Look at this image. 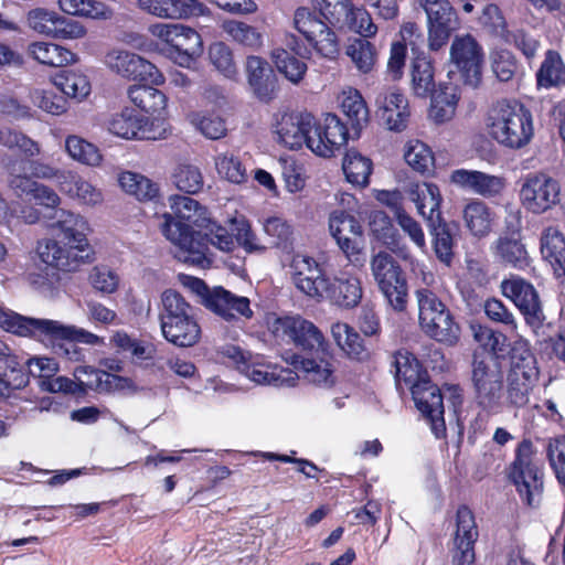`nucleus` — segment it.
Masks as SVG:
<instances>
[{"mask_svg":"<svg viewBox=\"0 0 565 565\" xmlns=\"http://www.w3.org/2000/svg\"><path fill=\"white\" fill-rule=\"evenodd\" d=\"M160 218V231L177 248L178 259L192 266L200 268L211 266L210 246L224 254L233 253L237 246H241L246 253H264L266 250V246L260 243L244 215L235 214L227 221L234 227L235 234L214 220L212 215L196 231L174 221L168 212L161 214Z\"/></svg>","mask_w":565,"mask_h":565,"instance_id":"obj_1","label":"nucleus"},{"mask_svg":"<svg viewBox=\"0 0 565 565\" xmlns=\"http://www.w3.org/2000/svg\"><path fill=\"white\" fill-rule=\"evenodd\" d=\"M486 128L492 140L513 150L526 146L534 135L531 113L521 104L509 100H500L491 106Z\"/></svg>","mask_w":565,"mask_h":565,"instance_id":"obj_2","label":"nucleus"},{"mask_svg":"<svg viewBox=\"0 0 565 565\" xmlns=\"http://www.w3.org/2000/svg\"><path fill=\"white\" fill-rule=\"evenodd\" d=\"M415 298L422 331L441 344H457L461 334L460 326L437 295L430 289L417 288Z\"/></svg>","mask_w":565,"mask_h":565,"instance_id":"obj_3","label":"nucleus"},{"mask_svg":"<svg viewBox=\"0 0 565 565\" xmlns=\"http://www.w3.org/2000/svg\"><path fill=\"white\" fill-rule=\"evenodd\" d=\"M539 379V370L529 342L519 339L513 343L510 353V371L508 375V397L513 405L522 406Z\"/></svg>","mask_w":565,"mask_h":565,"instance_id":"obj_4","label":"nucleus"},{"mask_svg":"<svg viewBox=\"0 0 565 565\" xmlns=\"http://www.w3.org/2000/svg\"><path fill=\"white\" fill-rule=\"evenodd\" d=\"M509 477L526 504L539 503L543 481L539 460L530 440H523L519 445L515 460L510 466Z\"/></svg>","mask_w":565,"mask_h":565,"instance_id":"obj_5","label":"nucleus"},{"mask_svg":"<svg viewBox=\"0 0 565 565\" xmlns=\"http://www.w3.org/2000/svg\"><path fill=\"white\" fill-rule=\"evenodd\" d=\"M294 25L316 55L328 61H334L338 57L340 54L338 34L310 9L298 8L294 14Z\"/></svg>","mask_w":565,"mask_h":565,"instance_id":"obj_6","label":"nucleus"},{"mask_svg":"<svg viewBox=\"0 0 565 565\" xmlns=\"http://www.w3.org/2000/svg\"><path fill=\"white\" fill-rule=\"evenodd\" d=\"M313 128V115L303 110H279L274 114L270 124L274 141L291 151L307 148L309 134Z\"/></svg>","mask_w":565,"mask_h":565,"instance_id":"obj_7","label":"nucleus"},{"mask_svg":"<svg viewBox=\"0 0 565 565\" xmlns=\"http://www.w3.org/2000/svg\"><path fill=\"white\" fill-rule=\"evenodd\" d=\"M371 270L379 289L395 311H404L407 306V282L399 265L384 252L371 259Z\"/></svg>","mask_w":565,"mask_h":565,"instance_id":"obj_8","label":"nucleus"},{"mask_svg":"<svg viewBox=\"0 0 565 565\" xmlns=\"http://www.w3.org/2000/svg\"><path fill=\"white\" fill-rule=\"evenodd\" d=\"M483 62V49L471 34L455 36L449 49V73H457L465 84L477 87Z\"/></svg>","mask_w":565,"mask_h":565,"instance_id":"obj_9","label":"nucleus"},{"mask_svg":"<svg viewBox=\"0 0 565 565\" xmlns=\"http://www.w3.org/2000/svg\"><path fill=\"white\" fill-rule=\"evenodd\" d=\"M104 65L114 74L129 81L149 83L156 86L164 84L166 78L159 68L140 55L120 47L108 50Z\"/></svg>","mask_w":565,"mask_h":565,"instance_id":"obj_10","label":"nucleus"},{"mask_svg":"<svg viewBox=\"0 0 565 565\" xmlns=\"http://www.w3.org/2000/svg\"><path fill=\"white\" fill-rule=\"evenodd\" d=\"M472 383L479 405L491 413H498L503 395V374L498 362L492 358L475 359Z\"/></svg>","mask_w":565,"mask_h":565,"instance_id":"obj_11","label":"nucleus"},{"mask_svg":"<svg viewBox=\"0 0 565 565\" xmlns=\"http://www.w3.org/2000/svg\"><path fill=\"white\" fill-rule=\"evenodd\" d=\"M268 329L280 341L294 342L303 350H320L324 347L322 332L311 322L301 317H269Z\"/></svg>","mask_w":565,"mask_h":565,"instance_id":"obj_12","label":"nucleus"},{"mask_svg":"<svg viewBox=\"0 0 565 565\" xmlns=\"http://www.w3.org/2000/svg\"><path fill=\"white\" fill-rule=\"evenodd\" d=\"M427 17L428 47L438 51L444 47L452 32L459 29L457 13L448 0H417Z\"/></svg>","mask_w":565,"mask_h":565,"instance_id":"obj_13","label":"nucleus"},{"mask_svg":"<svg viewBox=\"0 0 565 565\" xmlns=\"http://www.w3.org/2000/svg\"><path fill=\"white\" fill-rule=\"evenodd\" d=\"M520 200L529 212L543 214L561 202V185L544 173L530 174L521 186Z\"/></svg>","mask_w":565,"mask_h":565,"instance_id":"obj_14","label":"nucleus"},{"mask_svg":"<svg viewBox=\"0 0 565 565\" xmlns=\"http://www.w3.org/2000/svg\"><path fill=\"white\" fill-rule=\"evenodd\" d=\"M289 269L292 284L301 294L316 301L324 300L329 277L315 258L296 254L290 260Z\"/></svg>","mask_w":565,"mask_h":565,"instance_id":"obj_15","label":"nucleus"},{"mask_svg":"<svg viewBox=\"0 0 565 565\" xmlns=\"http://www.w3.org/2000/svg\"><path fill=\"white\" fill-rule=\"evenodd\" d=\"M107 129L114 136L126 140L164 139V129L160 120L150 121L149 118L137 115L130 109L115 114L109 119Z\"/></svg>","mask_w":565,"mask_h":565,"instance_id":"obj_16","label":"nucleus"},{"mask_svg":"<svg viewBox=\"0 0 565 565\" xmlns=\"http://www.w3.org/2000/svg\"><path fill=\"white\" fill-rule=\"evenodd\" d=\"M452 185L484 199L501 196L508 185L507 178L480 170L456 169L449 175Z\"/></svg>","mask_w":565,"mask_h":565,"instance_id":"obj_17","label":"nucleus"},{"mask_svg":"<svg viewBox=\"0 0 565 565\" xmlns=\"http://www.w3.org/2000/svg\"><path fill=\"white\" fill-rule=\"evenodd\" d=\"M501 292L510 299L532 327H539L543 319L541 301L535 288L519 276H511L501 282Z\"/></svg>","mask_w":565,"mask_h":565,"instance_id":"obj_18","label":"nucleus"},{"mask_svg":"<svg viewBox=\"0 0 565 565\" xmlns=\"http://www.w3.org/2000/svg\"><path fill=\"white\" fill-rule=\"evenodd\" d=\"M376 114L390 131L402 132L411 116L406 96L397 87L382 88L375 97Z\"/></svg>","mask_w":565,"mask_h":565,"instance_id":"obj_19","label":"nucleus"},{"mask_svg":"<svg viewBox=\"0 0 565 565\" xmlns=\"http://www.w3.org/2000/svg\"><path fill=\"white\" fill-rule=\"evenodd\" d=\"M127 96L131 104L148 115L150 121L162 122L164 138L170 134L168 96L153 85L134 84L128 87Z\"/></svg>","mask_w":565,"mask_h":565,"instance_id":"obj_20","label":"nucleus"},{"mask_svg":"<svg viewBox=\"0 0 565 565\" xmlns=\"http://www.w3.org/2000/svg\"><path fill=\"white\" fill-rule=\"evenodd\" d=\"M418 411L428 419L431 431L437 438L446 434L443 394L428 379L419 382L412 391Z\"/></svg>","mask_w":565,"mask_h":565,"instance_id":"obj_21","label":"nucleus"},{"mask_svg":"<svg viewBox=\"0 0 565 565\" xmlns=\"http://www.w3.org/2000/svg\"><path fill=\"white\" fill-rule=\"evenodd\" d=\"M54 322V319L26 317L0 307V328L18 337L42 343L44 339H52Z\"/></svg>","mask_w":565,"mask_h":565,"instance_id":"obj_22","label":"nucleus"},{"mask_svg":"<svg viewBox=\"0 0 565 565\" xmlns=\"http://www.w3.org/2000/svg\"><path fill=\"white\" fill-rule=\"evenodd\" d=\"M241 373L257 385L292 386L297 381L296 372L282 369L258 354H248Z\"/></svg>","mask_w":565,"mask_h":565,"instance_id":"obj_23","label":"nucleus"},{"mask_svg":"<svg viewBox=\"0 0 565 565\" xmlns=\"http://www.w3.org/2000/svg\"><path fill=\"white\" fill-rule=\"evenodd\" d=\"M329 231L349 259L361 252L363 230L353 215L344 211L332 212L329 216Z\"/></svg>","mask_w":565,"mask_h":565,"instance_id":"obj_24","label":"nucleus"},{"mask_svg":"<svg viewBox=\"0 0 565 565\" xmlns=\"http://www.w3.org/2000/svg\"><path fill=\"white\" fill-rule=\"evenodd\" d=\"M510 221H507L508 231L511 236H500L491 246L494 256L503 264L514 268H523L529 264V254L525 246L515 236L521 228L520 212H511L509 214Z\"/></svg>","mask_w":565,"mask_h":565,"instance_id":"obj_25","label":"nucleus"},{"mask_svg":"<svg viewBox=\"0 0 565 565\" xmlns=\"http://www.w3.org/2000/svg\"><path fill=\"white\" fill-rule=\"evenodd\" d=\"M456 523L452 565H472L475 562L473 544L478 535L472 512L466 507L459 508Z\"/></svg>","mask_w":565,"mask_h":565,"instance_id":"obj_26","label":"nucleus"},{"mask_svg":"<svg viewBox=\"0 0 565 565\" xmlns=\"http://www.w3.org/2000/svg\"><path fill=\"white\" fill-rule=\"evenodd\" d=\"M204 307L226 321L239 318L249 319L253 316L247 297L237 296L222 286L211 289V295L206 298Z\"/></svg>","mask_w":565,"mask_h":565,"instance_id":"obj_27","label":"nucleus"},{"mask_svg":"<svg viewBox=\"0 0 565 565\" xmlns=\"http://www.w3.org/2000/svg\"><path fill=\"white\" fill-rule=\"evenodd\" d=\"M76 248L56 238H42L36 243L35 254L46 267L60 271L76 270L81 263Z\"/></svg>","mask_w":565,"mask_h":565,"instance_id":"obj_28","label":"nucleus"},{"mask_svg":"<svg viewBox=\"0 0 565 565\" xmlns=\"http://www.w3.org/2000/svg\"><path fill=\"white\" fill-rule=\"evenodd\" d=\"M245 73L254 95L262 102H269L277 90V77L266 60L249 55L245 62Z\"/></svg>","mask_w":565,"mask_h":565,"instance_id":"obj_29","label":"nucleus"},{"mask_svg":"<svg viewBox=\"0 0 565 565\" xmlns=\"http://www.w3.org/2000/svg\"><path fill=\"white\" fill-rule=\"evenodd\" d=\"M294 372H301L305 379L316 386L330 388L337 383L335 366L331 358L303 359L297 355L290 358Z\"/></svg>","mask_w":565,"mask_h":565,"instance_id":"obj_30","label":"nucleus"},{"mask_svg":"<svg viewBox=\"0 0 565 565\" xmlns=\"http://www.w3.org/2000/svg\"><path fill=\"white\" fill-rule=\"evenodd\" d=\"M202 36L192 28L179 23L177 38L168 58L182 67H190L203 53Z\"/></svg>","mask_w":565,"mask_h":565,"instance_id":"obj_31","label":"nucleus"},{"mask_svg":"<svg viewBox=\"0 0 565 565\" xmlns=\"http://www.w3.org/2000/svg\"><path fill=\"white\" fill-rule=\"evenodd\" d=\"M318 125L324 132V141L318 140L311 145V152L318 157L331 158L348 142V128L334 114H327L318 121Z\"/></svg>","mask_w":565,"mask_h":565,"instance_id":"obj_32","label":"nucleus"},{"mask_svg":"<svg viewBox=\"0 0 565 565\" xmlns=\"http://www.w3.org/2000/svg\"><path fill=\"white\" fill-rule=\"evenodd\" d=\"M406 193L423 218L428 221L439 218L443 195L437 184L426 181L415 182L408 185Z\"/></svg>","mask_w":565,"mask_h":565,"instance_id":"obj_33","label":"nucleus"},{"mask_svg":"<svg viewBox=\"0 0 565 565\" xmlns=\"http://www.w3.org/2000/svg\"><path fill=\"white\" fill-rule=\"evenodd\" d=\"M327 289L324 299L344 309L355 308L363 297L361 280L347 273L328 279Z\"/></svg>","mask_w":565,"mask_h":565,"instance_id":"obj_34","label":"nucleus"},{"mask_svg":"<svg viewBox=\"0 0 565 565\" xmlns=\"http://www.w3.org/2000/svg\"><path fill=\"white\" fill-rule=\"evenodd\" d=\"M141 10L162 19H182L204 13L196 0H138Z\"/></svg>","mask_w":565,"mask_h":565,"instance_id":"obj_35","label":"nucleus"},{"mask_svg":"<svg viewBox=\"0 0 565 565\" xmlns=\"http://www.w3.org/2000/svg\"><path fill=\"white\" fill-rule=\"evenodd\" d=\"M56 221L51 225L62 236V242L72 245L77 252H84L87 246L86 231L88 224L84 217L66 210L55 211Z\"/></svg>","mask_w":565,"mask_h":565,"instance_id":"obj_36","label":"nucleus"},{"mask_svg":"<svg viewBox=\"0 0 565 565\" xmlns=\"http://www.w3.org/2000/svg\"><path fill=\"white\" fill-rule=\"evenodd\" d=\"M73 375L82 381L88 390L111 393L124 392L134 387V384L129 379L105 371H99L92 366H77L74 370Z\"/></svg>","mask_w":565,"mask_h":565,"instance_id":"obj_37","label":"nucleus"},{"mask_svg":"<svg viewBox=\"0 0 565 565\" xmlns=\"http://www.w3.org/2000/svg\"><path fill=\"white\" fill-rule=\"evenodd\" d=\"M462 220L470 235L483 238L493 230L495 213L486 202L479 199H471L462 209Z\"/></svg>","mask_w":565,"mask_h":565,"instance_id":"obj_38","label":"nucleus"},{"mask_svg":"<svg viewBox=\"0 0 565 565\" xmlns=\"http://www.w3.org/2000/svg\"><path fill=\"white\" fill-rule=\"evenodd\" d=\"M168 201L173 220L190 226L193 231L199 230L211 216L205 206L190 196L174 194L169 196Z\"/></svg>","mask_w":565,"mask_h":565,"instance_id":"obj_39","label":"nucleus"},{"mask_svg":"<svg viewBox=\"0 0 565 565\" xmlns=\"http://www.w3.org/2000/svg\"><path fill=\"white\" fill-rule=\"evenodd\" d=\"M117 182L124 193L139 202L156 201L160 196L158 183L141 173L121 171L117 175Z\"/></svg>","mask_w":565,"mask_h":565,"instance_id":"obj_40","label":"nucleus"},{"mask_svg":"<svg viewBox=\"0 0 565 565\" xmlns=\"http://www.w3.org/2000/svg\"><path fill=\"white\" fill-rule=\"evenodd\" d=\"M342 172L344 179L352 186L365 189L370 184L373 173V161L358 150H348L342 158Z\"/></svg>","mask_w":565,"mask_h":565,"instance_id":"obj_41","label":"nucleus"},{"mask_svg":"<svg viewBox=\"0 0 565 565\" xmlns=\"http://www.w3.org/2000/svg\"><path fill=\"white\" fill-rule=\"evenodd\" d=\"M26 52L38 63L51 67H61L77 62L76 54L70 50L45 41L30 43Z\"/></svg>","mask_w":565,"mask_h":565,"instance_id":"obj_42","label":"nucleus"},{"mask_svg":"<svg viewBox=\"0 0 565 565\" xmlns=\"http://www.w3.org/2000/svg\"><path fill=\"white\" fill-rule=\"evenodd\" d=\"M541 253L557 277L565 276V236L556 227H547L541 237Z\"/></svg>","mask_w":565,"mask_h":565,"instance_id":"obj_43","label":"nucleus"},{"mask_svg":"<svg viewBox=\"0 0 565 565\" xmlns=\"http://www.w3.org/2000/svg\"><path fill=\"white\" fill-rule=\"evenodd\" d=\"M161 331L166 340L178 347H192L201 337V328L194 316L161 323Z\"/></svg>","mask_w":565,"mask_h":565,"instance_id":"obj_44","label":"nucleus"},{"mask_svg":"<svg viewBox=\"0 0 565 565\" xmlns=\"http://www.w3.org/2000/svg\"><path fill=\"white\" fill-rule=\"evenodd\" d=\"M58 9L65 14L89 20L104 21L113 18V9L100 0H57Z\"/></svg>","mask_w":565,"mask_h":565,"instance_id":"obj_45","label":"nucleus"},{"mask_svg":"<svg viewBox=\"0 0 565 565\" xmlns=\"http://www.w3.org/2000/svg\"><path fill=\"white\" fill-rule=\"evenodd\" d=\"M393 365L397 384L399 386L404 384L405 387L411 391L415 388L419 382L427 379L418 360L406 350H399L395 353Z\"/></svg>","mask_w":565,"mask_h":565,"instance_id":"obj_46","label":"nucleus"},{"mask_svg":"<svg viewBox=\"0 0 565 565\" xmlns=\"http://www.w3.org/2000/svg\"><path fill=\"white\" fill-rule=\"evenodd\" d=\"M51 82L66 97L77 100L85 99L92 89L88 77L78 70L60 72L52 77Z\"/></svg>","mask_w":565,"mask_h":565,"instance_id":"obj_47","label":"nucleus"},{"mask_svg":"<svg viewBox=\"0 0 565 565\" xmlns=\"http://www.w3.org/2000/svg\"><path fill=\"white\" fill-rule=\"evenodd\" d=\"M73 200L85 206H98L104 202V192L100 188L72 171V178L62 189Z\"/></svg>","mask_w":565,"mask_h":565,"instance_id":"obj_48","label":"nucleus"},{"mask_svg":"<svg viewBox=\"0 0 565 565\" xmlns=\"http://www.w3.org/2000/svg\"><path fill=\"white\" fill-rule=\"evenodd\" d=\"M342 113L354 128H361L369 121V108L361 93L353 87H345L338 96Z\"/></svg>","mask_w":565,"mask_h":565,"instance_id":"obj_49","label":"nucleus"},{"mask_svg":"<svg viewBox=\"0 0 565 565\" xmlns=\"http://www.w3.org/2000/svg\"><path fill=\"white\" fill-rule=\"evenodd\" d=\"M330 333L337 347L348 356L361 359L365 353L360 334L349 323L343 321L333 322L330 327Z\"/></svg>","mask_w":565,"mask_h":565,"instance_id":"obj_50","label":"nucleus"},{"mask_svg":"<svg viewBox=\"0 0 565 565\" xmlns=\"http://www.w3.org/2000/svg\"><path fill=\"white\" fill-rule=\"evenodd\" d=\"M64 150L73 161L83 166L96 168L102 164L103 154L100 150L81 136H67L64 142Z\"/></svg>","mask_w":565,"mask_h":565,"instance_id":"obj_51","label":"nucleus"},{"mask_svg":"<svg viewBox=\"0 0 565 565\" xmlns=\"http://www.w3.org/2000/svg\"><path fill=\"white\" fill-rule=\"evenodd\" d=\"M403 158L412 170L420 174L429 173L435 167L433 150L418 139H411L405 142Z\"/></svg>","mask_w":565,"mask_h":565,"instance_id":"obj_52","label":"nucleus"},{"mask_svg":"<svg viewBox=\"0 0 565 565\" xmlns=\"http://www.w3.org/2000/svg\"><path fill=\"white\" fill-rule=\"evenodd\" d=\"M440 90L433 96L429 109V118L436 124L451 120L456 114L459 96L456 86L443 85Z\"/></svg>","mask_w":565,"mask_h":565,"instance_id":"obj_53","label":"nucleus"},{"mask_svg":"<svg viewBox=\"0 0 565 565\" xmlns=\"http://www.w3.org/2000/svg\"><path fill=\"white\" fill-rule=\"evenodd\" d=\"M221 29L230 40L242 46L252 50H258L263 46V33L255 26L249 25L243 21L230 19L224 20L221 24Z\"/></svg>","mask_w":565,"mask_h":565,"instance_id":"obj_54","label":"nucleus"},{"mask_svg":"<svg viewBox=\"0 0 565 565\" xmlns=\"http://www.w3.org/2000/svg\"><path fill=\"white\" fill-rule=\"evenodd\" d=\"M179 23L157 22L148 26V33L154 41H145L138 49L145 52H158L168 57L177 38Z\"/></svg>","mask_w":565,"mask_h":565,"instance_id":"obj_55","label":"nucleus"},{"mask_svg":"<svg viewBox=\"0 0 565 565\" xmlns=\"http://www.w3.org/2000/svg\"><path fill=\"white\" fill-rule=\"evenodd\" d=\"M411 89L420 98H426L435 90L434 66L426 57H417L412 63Z\"/></svg>","mask_w":565,"mask_h":565,"instance_id":"obj_56","label":"nucleus"},{"mask_svg":"<svg viewBox=\"0 0 565 565\" xmlns=\"http://www.w3.org/2000/svg\"><path fill=\"white\" fill-rule=\"evenodd\" d=\"M214 167L217 175L232 184H244L248 180L246 167L237 156L231 152L215 156Z\"/></svg>","mask_w":565,"mask_h":565,"instance_id":"obj_57","label":"nucleus"},{"mask_svg":"<svg viewBox=\"0 0 565 565\" xmlns=\"http://www.w3.org/2000/svg\"><path fill=\"white\" fill-rule=\"evenodd\" d=\"M188 121L209 139H220L226 135L224 119L209 110H195L186 115Z\"/></svg>","mask_w":565,"mask_h":565,"instance_id":"obj_58","label":"nucleus"},{"mask_svg":"<svg viewBox=\"0 0 565 565\" xmlns=\"http://www.w3.org/2000/svg\"><path fill=\"white\" fill-rule=\"evenodd\" d=\"M345 54L361 73H370L377 58V52L371 42L364 38L353 39L345 47Z\"/></svg>","mask_w":565,"mask_h":565,"instance_id":"obj_59","label":"nucleus"},{"mask_svg":"<svg viewBox=\"0 0 565 565\" xmlns=\"http://www.w3.org/2000/svg\"><path fill=\"white\" fill-rule=\"evenodd\" d=\"M270 56L278 72L281 73L289 82L298 84L303 79L308 70L305 62L291 55L282 47L273 50Z\"/></svg>","mask_w":565,"mask_h":565,"instance_id":"obj_60","label":"nucleus"},{"mask_svg":"<svg viewBox=\"0 0 565 565\" xmlns=\"http://www.w3.org/2000/svg\"><path fill=\"white\" fill-rule=\"evenodd\" d=\"M29 97L34 106L53 116H61L68 108L66 97L57 95L50 87H33L29 93Z\"/></svg>","mask_w":565,"mask_h":565,"instance_id":"obj_61","label":"nucleus"},{"mask_svg":"<svg viewBox=\"0 0 565 565\" xmlns=\"http://www.w3.org/2000/svg\"><path fill=\"white\" fill-rule=\"evenodd\" d=\"M342 21L361 38H373L377 33V26L367 10L364 7L354 6L352 2H349Z\"/></svg>","mask_w":565,"mask_h":565,"instance_id":"obj_62","label":"nucleus"},{"mask_svg":"<svg viewBox=\"0 0 565 565\" xmlns=\"http://www.w3.org/2000/svg\"><path fill=\"white\" fill-rule=\"evenodd\" d=\"M209 61L224 77L233 79L238 75L232 49L224 42H214L209 46Z\"/></svg>","mask_w":565,"mask_h":565,"instance_id":"obj_63","label":"nucleus"},{"mask_svg":"<svg viewBox=\"0 0 565 565\" xmlns=\"http://www.w3.org/2000/svg\"><path fill=\"white\" fill-rule=\"evenodd\" d=\"M537 84L546 88L565 84V66L557 53L546 54L537 73Z\"/></svg>","mask_w":565,"mask_h":565,"instance_id":"obj_64","label":"nucleus"}]
</instances>
